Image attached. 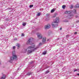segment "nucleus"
<instances>
[{"mask_svg":"<svg viewBox=\"0 0 79 79\" xmlns=\"http://www.w3.org/2000/svg\"><path fill=\"white\" fill-rule=\"evenodd\" d=\"M35 45H34V44L31 46H29L27 49H24L23 50V53H26V52H27V50L28 53H31L35 51V50L37 49V48H35Z\"/></svg>","mask_w":79,"mask_h":79,"instance_id":"f257e3e1","label":"nucleus"},{"mask_svg":"<svg viewBox=\"0 0 79 79\" xmlns=\"http://www.w3.org/2000/svg\"><path fill=\"white\" fill-rule=\"evenodd\" d=\"M15 52L14 51L12 52L13 56L10 57V60L9 61L10 63H12L13 62V60H16L18 59L17 56L15 54Z\"/></svg>","mask_w":79,"mask_h":79,"instance_id":"f03ea898","label":"nucleus"},{"mask_svg":"<svg viewBox=\"0 0 79 79\" xmlns=\"http://www.w3.org/2000/svg\"><path fill=\"white\" fill-rule=\"evenodd\" d=\"M59 23V17H57L56 19V21L53 22L52 23L53 27H56L58 26L57 23Z\"/></svg>","mask_w":79,"mask_h":79,"instance_id":"7ed1b4c3","label":"nucleus"},{"mask_svg":"<svg viewBox=\"0 0 79 79\" xmlns=\"http://www.w3.org/2000/svg\"><path fill=\"white\" fill-rule=\"evenodd\" d=\"M33 40V39L32 38H30L27 41V44L29 45H32V41Z\"/></svg>","mask_w":79,"mask_h":79,"instance_id":"20e7f679","label":"nucleus"},{"mask_svg":"<svg viewBox=\"0 0 79 79\" xmlns=\"http://www.w3.org/2000/svg\"><path fill=\"white\" fill-rule=\"evenodd\" d=\"M37 35L38 36V38L39 39H41L42 38V35L40 33H38L37 34Z\"/></svg>","mask_w":79,"mask_h":79,"instance_id":"39448f33","label":"nucleus"},{"mask_svg":"<svg viewBox=\"0 0 79 79\" xmlns=\"http://www.w3.org/2000/svg\"><path fill=\"white\" fill-rule=\"evenodd\" d=\"M2 76L1 77V79H5L6 78V75L5 74H3V73H2Z\"/></svg>","mask_w":79,"mask_h":79,"instance_id":"423d86ee","label":"nucleus"},{"mask_svg":"<svg viewBox=\"0 0 79 79\" xmlns=\"http://www.w3.org/2000/svg\"><path fill=\"white\" fill-rule=\"evenodd\" d=\"M72 13V11H65L64 12V13L65 14H70V13Z\"/></svg>","mask_w":79,"mask_h":79,"instance_id":"0eeeda50","label":"nucleus"},{"mask_svg":"<svg viewBox=\"0 0 79 79\" xmlns=\"http://www.w3.org/2000/svg\"><path fill=\"white\" fill-rule=\"evenodd\" d=\"M50 27V25H46L44 26V28L45 29H49Z\"/></svg>","mask_w":79,"mask_h":79,"instance_id":"6e6552de","label":"nucleus"},{"mask_svg":"<svg viewBox=\"0 0 79 79\" xmlns=\"http://www.w3.org/2000/svg\"><path fill=\"white\" fill-rule=\"evenodd\" d=\"M46 40V38H45V37L43 38V40H42V42L44 44V43H45V42Z\"/></svg>","mask_w":79,"mask_h":79,"instance_id":"1a4fd4ad","label":"nucleus"},{"mask_svg":"<svg viewBox=\"0 0 79 79\" xmlns=\"http://www.w3.org/2000/svg\"><path fill=\"white\" fill-rule=\"evenodd\" d=\"M79 4H77L75 6V8H79Z\"/></svg>","mask_w":79,"mask_h":79,"instance_id":"9d476101","label":"nucleus"},{"mask_svg":"<svg viewBox=\"0 0 79 79\" xmlns=\"http://www.w3.org/2000/svg\"><path fill=\"white\" fill-rule=\"evenodd\" d=\"M40 15H41V13H38L37 15L38 16H40Z\"/></svg>","mask_w":79,"mask_h":79,"instance_id":"9b49d317","label":"nucleus"},{"mask_svg":"<svg viewBox=\"0 0 79 79\" xmlns=\"http://www.w3.org/2000/svg\"><path fill=\"white\" fill-rule=\"evenodd\" d=\"M16 46H17L18 47V48H19L20 47V45H19V44H17Z\"/></svg>","mask_w":79,"mask_h":79,"instance_id":"f8f14e48","label":"nucleus"},{"mask_svg":"<svg viewBox=\"0 0 79 79\" xmlns=\"http://www.w3.org/2000/svg\"><path fill=\"white\" fill-rule=\"evenodd\" d=\"M65 7H66V6L64 5L62 6V8H63V9H64V8H65Z\"/></svg>","mask_w":79,"mask_h":79,"instance_id":"ddd939ff","label":"nucleus"},{"mask_svg":"<svg viewBox=\"0 0 79 79\" xmlns=\"http://www.w3.org/2000/svg\"><path fill=\"white\" fill-rule=\"evenodd\" d=\"M73 12L74 13H76V10H73Z\"/></svg>","mask_w":79,"mask_h":79,"instance_id":"4468645a","label":"nucleus"},{"mask_svg":"<svg viewBox=\"0 0 79 79\" xmlns=\"http://www.w3.org/2000/svg\"><path fill=\"white\" fill-rule=\"evenodd\" d=\"M26 25V23H23V26H25Z\"/></svg>","mask_w":79,"mask_h":79,"instance_id":"2eb2a0df","label":"nucleus"},{"mask_svg":"<svg viewBox=\"0 0 79 79\" xmlns=\"http://www.w3.org/2000/svg\"><path fill=\"white\" fill-rule=\"evenodd\" d=\"M47 53V52L46 51H44V52H43V55H45Z\"/></svg>","mask_w":79,"mask_h":79,"instance_id":"dca6fc26","label":"nucleus"},{"mask_svg":"<svg viewBox=\"0 0 79 79\" xmlns=\"http://www.w3.org/2000/svg\"><path fill=\"white\" fill-rule=\"evenodd\" d=\"M56 15H57V14H55V15L53 16L52 17V18H55V17H56Z\"/></svg>","mask_w":79,"mask_h":79,"instance_id":"f3484780","label":"nucleus"},{"mask_svg":"<svg viewBox=\"0 0 79 79\" xmlns=\"http://www.w3.org/2000/svg\"><path fill=\"white\" fill-rule=\"evenodd\" d=\"M31 73H28L27 74L28 76H30L31 74Z\"/></svg>","mask_w":79,"mask_h":79,"instance_id":"a211bd4d","label":"nucleus"},{"mask_svg":"<svg viewBox=\"0 0 79 79\" xmlns=\"http://www.w3.org/2000/svg\"><path fill=\"white\" fill-rule=\"evenodd\" d=\"M49 72L48 71H46L45 73V74H47V73H49Z\"/></svg>","mask_w":79,"mask_h":79,"instance_id":"6ab92c4d","label":"nucleus"},{"mask_svg":"<svg viewBox=\"0 0 79 79\" xmlns=\"http://www.w3.org/2000/svg\"><path fill=\"white\" fill-rule=\"evenodd\" d=\"M33 6H34L33 5H31L30 6V8H31Z\"/></svg>","mask_w":79,"mask_h":79,"instance_id":"aec40b11","label":"nucleus"},{"mask_svg":"<svg viewBox=\"0 0 79 79\" xmlns=\"http://www.w3.org/2000/svg\"><path fill=\"white\" fill-rule=\"evenodd\" d=\"M54 11H55V10L52 9L51 10V12L52 13H53L54 12Z\"/></svg>","mask_w":79,"mask_h":79,"instance_id":"412c9836","label":"nucleus"},{"mask_svg":"<svg viewBox=\"0 0 79 79\" xmlns=\"http://www.w3.org/2000/svg\"><path fill=\"white\" fill-rule=\"evenodd\" d=\"M71 8H73V5H71Z\"/></svg>","mask_w":79,"mask_h":79,"instance_id":"4be33fe9","label":"nucleus"},{"mask_svg":"<svg viewBox=\"0 0 79 79\" xmlns=\"http://www.w3.org/2000/svg\"><path fill=\"white\" fill-rule=\"evenodd\" d=\"M21 36H24V34H23V33H22V34Z\"/></svg>","mask_w":79,"mask_h":79,"instance_id":"5701e85b","label":"nucleus"},{"mask_svg":"<svg viewBox=\"0 0 79 79\" xmlns=\"http://www.w3.org/2000/svg\"><path fill=\"white\" fill-rule=\"evenodd\" d=\"M77 69H76L74 71V72H76V71H77Z\"/></svg>","mask_w":79,"mask_h":79,"instance_id":"b1692460","label":"nucleus"},{"mask_svg":"<svg viewBox=\"0 0 79 79\" xmlns=\"http://www.w3.org/2000/svg\"><path fill=\"white\" fill-rule=\"evenodd\" d=\"M66 37H67V38L69 37V35H66Z\"/></svg>","mask_w":79,"mask_h":79,"instance_id":"393cba45","label":"nucleus"},{"mask_svg":"<svg viewBox=\"0 0 79 79\" xmlns=\"http://www.w3.org/2000/svg\"><path fill=\"white\" fill-rule=\"evenodd\" d=\"M15 46H14V47H13V49H15Z\"/></svg>","mask_w":79,"mask_h":79,"instance_id":"a878e982","label":"nucleus"},{"mask_svg":"<svg viewBox=\"0 0 79 79\" xmlns=\"http://www.w3.org/2000/svg\"><path fill=\"white\" fill-rule=\"evenodd\" d=\"M39 45H42L41 43H39Z\"/></svg>","mask_w":79,"mask_h":79,"instance_id":"bb28decb","label":"nucleus"},{"mask_svg":"<svg viewBox=\"0 0 79 79\" xmlns=\"http://www.w3.org/2000/svg\"><path fill=\"white\" fill-rule=\"evenodd\" d=\"M77 34V32H76L74 33V34Z\"/></svg>","mask_w":79,"mask_h":79,"instance_id":"cd10ccee","label":"nucleus"},{"mask_svg":"<svg viewBox=\"0 0 79 79\" xmlns=\"http://www.w3.org/2000/svg\"><path fill=\"white\" fill-rule=\"evenodd\" d=\"M77 76H79V73H77Z\"/></svg>","mask_w":79,"mask_h":79,"instance_id":"c85d7f7f","label":"nucleus"},{"mask_svg":"<svg viewBox=\"0 0 79 79\" xmlns=\"http://www.w3.org/2000/svg\"><path fill=\"white\" fill-rule=\"evenodd\" d=\"M77 23H79V20H77Z\"/></svg>","mask_w":79,"mask_h":79,"instance_id":"c756f323","label":"nucleus"},{"mask_svg":"<svg viewBox=\"0 0 79 79\" xmlns=\"http://www.w3.org/2000/svg\"><path fill=\"white\" fill-rule=\"evenodd\" d=\"M61 29H62V28L61 27L60 28V30H61Z\"/></svg>","mask_w":79,"mask_h":79,"instance_id":"7c9ffc66","label":"nucleus"},{"mask_svg":"<svg viewBox=\"0 0 79 79\" xmlns=\"http://www.w3.org/2000/svg\"><path fill=\"white\" fill-rule=\"evenodd\" d=\"M76 18H77V16H75Z\"/></svg>","mask_w":79,"mask_h":79,"instance_id":"2f4dec72","label":"nucleus"},{"mask_svg":"<svg viewBox=\"0 0 79 79\" xmlns=\"http://www.w3.org/2000/svg\"><path fill=\"white\" fill-rule=\"evenodd\" d=\"M47 41H48V40H47Z\"/></svg>","mask_w":79,"mask_h":79,"instance_id":"473e14b6","label":"nucleus"},{"mask_svg":"<svg viewBox=\"0 0 79 79\" xmlns=\"http://www.w3.org/2000/svg\"><path fill=\"white\" fill-rule=\"evenodd\" d=\"M73 16V15H70V16Z\"/></svg>","mask_w":79,"mask_h":79,"instance_id":"72a5a7b5","label":"nucleus"},{"mask_svg":"<svg viewBox=\"0 0 79 79\" xmlns=\"http://www.w3.org/2000/svg\"><path fill=\"white\" fill-rule=\"evenodd\" d=\"M0 63H1L0 62Z\"/></svg>","mask_w":79,"mask_h":79,"instance_id":"f704fd0d","label":"nucleus"}]
</instances>
